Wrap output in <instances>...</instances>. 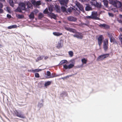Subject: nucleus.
<instances>
[{
  "label": "nucleus",
  "mask_w": 122,
  "mask_h": 122,
  "mask_svg": "<svg viewBox=\"0 0 122 122\" xmlns=\"http://www.w3.org/2000/svg\"><path fill=\"white\" fill-rule=\"evenodd\" d=\"M63 46V43L62 41L60 40L58 42V43L56 45V47L58 49H59L62 47Z\"/></svg>",
  "instance_id": "nucleus-11"
},
{
  "label": "nucleus",
  "mask_w": 122,
  "mask_h": 122,
  "mask_svg": "<svg viewBox=\"0 0 122 122\" xmlns=\"http://www.w3.org/2000/svg\"><path fill=\"white\" fill-rule=\"evenodd\" d=\"M120 23H122V20L121 19H118L117 20Z\"/></svg>",
  "instance_id": "nucleus-50"
},
{
  "label": "nucleus",
  "mask_w": 122,
  "mask_h": 122,
  "mask_svg": "<svg viewBox=\"0 0 122 122\" xmlns=\"http://www.w3.org/2000/svg\"><path fill=\"white\" fill-rule=\"evenodd\" d=\"M86 23H82L81 24V25L82 26H83V25H84L86 26H88V24L89 23V21H86Z\"/></svg>",
  "instance_id": "nucleus-38"
},
{
  "label": "nucleus",
  "mask_w": 122,
  "mask_h": 122,
  "mask_svg": "<svg viewBox=\"0 0 122 122\" xmlns=\"http://www.w3.org/2000/svg\"><path fill=\"white\" fill-rule=\"evenodd\" d=\"M80 1L82 2H84L86 1V0H79Z\"/></svg>",
  "instance_id": "nucleus-53"
},
{
  "label": "nucleus",
  "mask_w": 122,
  "mask_h": 122,
  "mask_svg": "<svg viewBox=\"0 0 122 122\" xmlns=\"http://www.w3.org/2000/svg\"><path fill=\"white\" fill-rule=\"evenodd\" d=\"M95 6L97 7L98 9H100L101 7V3H99L97 2Z\"/></svg>",
  "instance_id": "nucleus-23"
},
{
  "label": "nucleus",
  "mask_w": 122,
  "mask_h": 122,
  "mask_svg": "<svg viewBox=\"0 0 122 122\" xmlns=\"http://www.w3.org/2000/svg\"><path fill=\"white\" fill-rule=\"evenodd\" d=\"M29 17L30 19H34L35 18L34 13L33 12H31L29 15Z\"/></svg>",
  "instance_id": "nucleus-17"
},
{
  "label": "nucleus",
  "mask_w": 122,
  "mask_h": 122,
  "mask_svg": "<svg viewBox=\"0 0 122 122\" xmlns=\"http://www.w3.org/2000/svg\"><path fill=\"white\" fill-rule=\"evenodd\" d=\"M14 114L16 116L20 117L23 118H25V117L23 115L19 113L16 110L14 112Z\"/></svg>",
  "instance_id": "nucleus-9"
},
{
  "label": "nucleus",
  "mask_w": 122,
  "mask_h": 122,
  "mask_svg": "<svg viewBox=\"0 0 122 122\" xmlns=\"http://www.w3.org/2000/svg\"><path fill=\"white\" fill-rule=\"evenodd\" d=\"M103 38L102 35H100L98 38V43L99 46H100L102 43V40Z\"/></svg>",
  "instance_id": "nucleus-10"
},
{
  "label": "nucleus",
  "mask_w": 122,
  "mask_h": 122,
  "mask_svg": "<svg viewBox=\"0 0 122 122\" xmlns=\"http://www.w3.org/2000/svg\"><path fill=\"white\" fill-rule=\"evenodd\" d=\"M67 62V61L66 60H64L61 61L60 63L61 65H62L64 64L65 63H66Z\"/></svg>",
  "instance_id": "nucleus-37"
},
{
  "label": "nucleus",
  "mask_w": 122,
  "mask_h": 122,
  "mask_svg": "<svg viewBox=\"0 0 122 122\" xmlns=\"http://www.w3.org/2000/svg\"><path fill=\"white\" fill-rule=\"evenodd\" d=\"M50 16L52 18L54 19H56V15L53 13L50 14Z\"/></svg>",
  "instance_id": "nucleus-33"
},
{
  "label": "nucleus",
  "mask_w": 122,
  "mask_h": 122,
  "mask_svg": "<svg viewBox=\"0 0 122 122\" xmlns=\"http://www.w3.org/2000/svg\"><path fill=\"white\" fill-rule=\"evenodd\" d=\"M43 13L44 14H46L48 13V9L46 8L44 11Z\"/></svg>",
  "instance_id": "nucleus-41"
},
{
  "label": "nucleus",
  "mask_w": 122,
  "mask_h": 122,
  "mask_svg": "<svg viewBox=\"0 0 122 122\" xmlns=\"http://www.w3.org/2000/svg\"><path fill=\"white\" fill-rule=\"evenodd\" d=\"M48 58V57L47 56H46L44 57L45 60L47 59Z\"/></svg>",
  "instance_id": "nucleus-54"
},
{
  "label": "nucleus",
  "mask_w": 122,
  "mask_h": 122,
  "mask_svg": "<svg viewBox=\"0 0 122 122\" xmlns=\"http://www.w3.org/2000/svg\"><path fill=\"white\" fill-rule=\"evenodd\" d=\"M32 4L36 6L39 5H41V1H38L36 2L35 0L31 1Z\"/></svg>",
  "instance_id": "nucleus-15"
},
{
  "label": "nucleus",
  "mask_w": 122,
  "mask_h": 122,
  "mask_svg": "<svg viewBox=\"0 0 122 122\" xmlns=\"http://www.w3.org/2000/svg\"><path fill=\"white\" fill-rule=\"evenodd\" d=\"M109 3L116 8H119L122 5L121 2L117 0H109Z\"/></svg>",
  "instance_id": "nucleus-1"
},
{
  "label": "nucleus",
  "mask_w": 122,
  "mask_h": 122,
  "mask_svg": "<svg viewBox=\"0 0 122 122\" xmlns=\"http://www.w3.org/2000/svg\"><path fill=\"white\" fill-rule=\"evenodd\" d=\"M3 6V5L2 4L0 3V8H2Z\"/></svg>",
  "instance_id": "nucleus-52"
},
{
  "label": "nucleus",
  "mask_w": 122,
  "mask_h": 122,
  "mask_svg": "<svg viewBox=\"0 0 122 122\" xmlns=\"http://www.w3.org/2000/svg\"><path fill=\"white\" fill-rule=\"evenodd\" d=\"M107 35L110 38L113 36L112 34L109 33H107Z\"/></svg>",
  "instance_id": "nucleus-45"
},
{
  "label": "nucleus",
  "mask_w": 122,
  "mask_h": 122,
  "mask_svg": "<svg viewBox=\"0 0 122 122\" xmlns=\"http://www.w3.org/2000/svg\"><path fill=\"white\" fill-rule=\"evenodd\" d=\"M81 61L83 64H86V63L87 60L85 58H84L82 59Z\"/></svg>",
  "instance_id": "nucleus-28"
},
{
  "label": "nucleus",
  "mask_w": 122,
  "mask_h": 122,
  "mask_svg": "<svg viewBox=\"0 0 122 122\" xmlns=\"http://www.w3.org/2000/svg\"><path fill=\"white\" fill-rule=\"evenodd\" d=\"M56 11L57 12H60V10L59 8H58V7L56 8Z\"/></svg>",
  "instance_id": "nucleus-48"
},
{
  "label": "nucleus",
  "mask_w": 122,
  "mask_h": 122,
  "mask_svg": "<svg viewBox=\"0 0 122 122\" xmlns=\"http://www.w3.org/2000/svg\"><path fill=\"white\" fill-rule=\"evenodd\" d=\"M75 4L76 5L80 10L82 11H84L83 6L80 3L77 1H76L75 2Z\"/></svg>",
  "instance_id": "nucleus-7"
},
{
  "label": "nucleus",
  "mask_w": 122,
  "mask_h": 122,
  "mask_svg": "<svg viewBox=\"0 0 122 122\" xmlns=\"http://www.w3.org/2000/svg\"><path fill=\"white\" fill-rule=\"evenodd\" d=\"M73 36L75 37H76L78 38L82 39L83 37V36L82 35L81 33L77 32Z\"/></svg>",
  "instance_id": "nucleus-5"
},
{
  "label": "nucleus",
  "mask_w": 122,
  "mask_h": 122,
  "mask_svg": "<svg viewBox=\"0 0 122 122\" xmlns=\"http://www.w3.org/2000/svg\"><path fill=\"white\" fill-rule=\"evenodd\" d=\"M9 3L10 6L12 7L14 6V3L12 0H10Z\"/></svg>",
  "instance_id": "nucleus-35"
},
{
  "label": "nucleus",
  "mask_w": 122,
  "mask_h": 122,
  "mask_svg": "<svg viewBox=\"0 0 122 122\" xmlns=\"http://www.w3.org/2000/svg\"><path fill=\"white\" fill-rule=\"evenodd\" d=\"M91 16L93 19L95 20H99V18L97 17L98 14L97 12L95 11L92 12Z\"/></svg>",
  "instance_id": "nucleus-6"
},
{
  "label": "nucleus",
  "mask_w": 122,
  "mask_h": 122,
  "mask_svg": "<svg viewBox=\"0 0 122 122\" xmlns=\"http://www.w3.org/2000/svg\"><path fill=\"white\" fill-rule=\"evenodd\" d=\"M65 28L67 30L73 33H75L77 32L76 30L71 28L69 27H65Z\"/></svg>",
  "instance_id": "nucleus-13"
},
{
  "label": "nucleus",
  "mask_w": 122,
  "mask_h": 122,
  "mask_svg": "<svg viewBox=\"0 0 122 122\" xmlns=\"http://www.w3.org/2000/svg\"><path fill=\"white\" fill-rule=\"evenodd\" d=\"M17 27V25H13L8 26V29H11L12 28H16Z\"/></svg>",
  "instance_id": "nucleus-25"
},
{
  "label": "nucleus",
  "mask_w": 122,
  "mask_h": 122,
  "mask_svg": "<svg viewBox=\"0 0 122 122\" xmlns=\"http://www.w3.org/2000/svg\"><path fill=\"white\" fill-rule=\"evenodd\" d=\"M51 84V82L50 81H48L46 82L44 84V86H45L46 87L48 86L49 85Z\"/></svg>",
  "instance_id": "nucleus-29"
},
{
  "label": "nucleus",
  "mask_w": 122,
  "mask_h": 122,
  "mask_svg": "<svg viewBox=\"0 0 122 122\" xmlns=\"http://www.w3.org/2000/svg\"><path fill=\"white\" fill-rule=\"evenodd\" d=\"M35 76L36 77L39 78L40 77L39 74L38 73H36L35 74Z\"/></svg>",
  "instance_id": "nucleus-44"
},
{
  "label": "nucleus",
  "mask_w": 122,
  "mask_h": 122,
  "mask_svg": "<svg viewBox=\"0 0 122 122\" xmlns=\"http://www.w3.org/2000/svg\"><path fill=\"white\" fill-rule=\"evenodd\" d=\"M92 8L89 5H87L85 7V10L87 11L92 10Z\"/></svg>",
  "instance_id": "nucleus-21"
},
{
  "label": "nucleus",
  "mask_w": 122,
  "mask_h": 122,
  "mask_svg": "<svg viewBox=\"0 0 122 122\" xmlns=\"http://www.w3.org/2000/svg\"><path fill=\"white\" fill-rule=\"evenodd\" d=\"M74 66V64H70L68 66H67L66 64L63 66V67L66 69H70L72 68L73 66Z\"/></svg>",
  "instance_id": "nucleus-12"
},
{
  "label": "nucleus",
  "mask_w": 122,
  "mask_h": 122,
  "mask_svg": "<svg viewBox=\"0 0 122 122\" xmlns=\"http://www.w3.org/2000/svg\"><path fill=\"white\" fill-rule=\"evenodd\" d=\"M66 78H65V77H62L61 78V79H63V80H65V79H66Z\"/></svg>",
  "instance_id": "nucleus-56"
},
{
  "label": "nucleus",
  "mask_w": 122,
  "mask_h": 122,
  "mask_svg": "<svg viewBox=\"0 0 122 122\" xmlns=\"http://www.w3.org/2000/svg\"><path fill=\"white\" fill-rule=\"evenodd\" d=\"M43 15L41 13H40L38 15V17L39 19H41L43 17Z\"/></svg>",
  "instance_id": "nucleus-36"
},
{
  "label": "nucleus",
  "mask_w": 122,
  "mask_h": 122,
  "mask_svg": "<svg viewBox=\"0 0 122 122\" xmlns=\"http://www.w3.org/2000/svg\"><path fill=\"white\" fill-rule=\"evenodd\" d=\"M119 38L122 43V35L121 34L119 36Z\"/></svg>",
  "instance_id": "nucleus-43"
},
{
  "label": "nucleus",
  "mask_w": 122,
  "mask_h": 122,
  "mask_svg": "<svg viewBox=\"0 0 122 122\" xmlns=\"http://www.w3.org/2000/svg\"><path fill=\"white\" fill-rule=\"evenodd\" d=\"M28 7H29V8H30L29 7V6H28Z\"/></svg>",
  "instance_id": "nucleus-59"
},
{
  "label": "nucleus",
  "mask_w": 122,
  "mask_h": 122,
  "mask_svg": "<svg viewBox=\"0 0 122 122\" xmlns=\"http://www.w3.org/2000/svg\"><path fill=\"white\" fill-rule=\"evenodd\" d=\"M53 5H50L48 7V10L50 12H51L53 10Z\"/></svg>",
  "instance_id": "nucleus-22"
},
{
  "label": "nucleus",
  "mask_w": 122,
  "mask_h": 122,
  "mask_svg": "<svg viewBox=\"0 0 122 122\" xmlns=\"http://www.w3.org/2000/svg\"><path fill=\"white\" fill-rule=\"evenodd\" d=\"M60 75H57L55 73H52L50 77H49V78H53L55 77H57L59 76Z\"/></svg>",
  "instance_id": "nucleus-18"
},
{
  "label": "nucleus",
  "mask_w": 122,
  "mask_h": 122,
  "mask_svg": "<svg viewBox=\"0 0 122 122\" xmlns=\"http://www.w3.org/2000/svg\"><path fill=\"white\" fill-rule=\"evenodd\" d=\"M119 17L120 18L122 19V15L121 14L119 15Z\"/></svg>",
  "instance_id": "nucleus-55"
},
{
  "label": "nucleus",
  "mask_w": 122,
  "mask_h": 122,
  "mask_svg": "<svg viewBox=\"0 0 122 122\" xmlns=\"http://www.w3.org/2000/svg\"><path fill=\"white\" fill-rule=\"evenodd\" d=\"M110 41L111 42H114L115 40V38L112 36V37L110 38Z\"/></svg>",
  "instance_id": "nucleus-40"
},
{
  "label": "nucleus",
  "mask_w": 122,
  "mask_h": 122,
  "mask_svg": "<svg viewBox=\"0 0 122 122\" xmlns=\"http://www.w3.org/2000/svg\"><path fill=\"white\" fill-rule=\"evenodd\" d=\"M41 71V70L39 69H36L34 70H28V71H32L33 72H38L39 71Z\"/></svg>",
  "instance_id": "nucleus-26"
},
{
  "label": "nucleus",
  "mask_w": 122,
  "mask_h": 122,
  "mask_svg": "<svg viewBox=\"0 0 122 122\" xmlns=\"http://www.w3.org/2000/svg\"><path fill=\"white\" fill-rule=\"evenodd\" d=\"M7 17L9 19H10L11 17V15L9 14H7Z\"/></svg>",
  "instance_id": "nucleus-47"
},
{
  "label": "nucleus",
  "mask_w": 122,
  "mask_h": 122,
  "mask_svg": "<svg viewBox=\"0 0 122 122\" xmlns=\"http://www.w3.org/2000/svg\"><path fill=\"white\" fill-rule=\"evenodd\" d=\"M17 17L19 19H22L24 18V15H18Z\"/></svg>",
  "instance_id": "nucleus-32"
},
{
  "label": "nucleus",
  "mask_w": 122,
  "mask_h": 122,
  "mask_svg": "<svg viewBox=\"0 0 122 122\" xmlns=\"http://www.w3.org/2000/svg\"><path fill=\"white\" fill-rule=\"evenodd\" d=\"M104 4L105 6L106 7H108V2L107 0H104L103 1Z\"/></svg>",
  "instance_id": "nucleus-24"
},
{
  "label": "nucleus",
  "mask_w": 122,
  "mask_h": 122,
  "mask_svg": "<svg viewBox=\"0 0 122 122\" xmlns=\"http://www.w3.org/2000/svg\"><path fill=\"white\" fill-rule=\"evenodd\" d=\"M46 75L47 76L50 77L51 75L50 72L49 71H47Z\"/></svg>",
  "instance_id": "nucleus-42"
},
{
  "label": "nucleus",
  "mask_w": 122,
  "mask_h": 122,
  "mask_svg": "<svg viewBox=\"0 0 122 122\" xmlns=\"http://www.w3.org/2000/svg\"><path fill=\"white\" fill-rule=\"evenodd\" d=\"M3 13V10L1 9H0V14H2Z\"/></svg>",
  "instance_id": "nucleus-49"
},
{
  "label": "nucleus",
  "mask_w": 122,
  "mask_h": 122,
  "mask_svg": "<svg viewBox=\"0 0 122 122\" xmlns=\"http://www.w3.org/2000/svg\"><path fill=\"white\" fill-rule=\"evenodd\" d=\"M119 30H120V31L121 32H122V28H120L119 29Z\"/></svg>",
  "instance_id": "nucleus-57"
},
{
  "label": "nucleus",
  "mask_w": 122,
  "mask_h": 122,
  "mask_svg": "<svg viewBox=\"0 0 122 122\" xmlns=\"http://www.w3.org/2000/svg\"><path fill=\"white\" fill-rule=\"evenodd\" d=\"M97 2V1L95 0H92L90 2L91 5H94V6L96 5Z\"/></svg>",
  "instance_id": "nucleus-20"
},
{
  "label": "nucleus",
  "mask_w": 122,
  "mask_h": 122,
  "mask_svg": "<svg viewBox=\"0 0 122 122\" xmlns=\"http://www.w3.org/2000/svg\"><path fill=\"white\" fill-rule=\"evenodd\" d=\"M108 40L106 39L103 42V47L105 51H106L108 48Z\"/></svg>",
  "instance_id": "nucleus-4"
},
{
  "label": "nucleus",
  "mask_w": 122,
  "mask_h": 122,
  "mask_svg": "<svg viewBox=\"0 0 122 122\" xmlns=\"http://www.w3.org/2000/svg\"><path fill=\"white\" fill-rule=\"evenodd\" d=\"M72 10H74L75 9L72 7H70V8H68L67 9V11L68 12L71 13L72 12Z\"/></svg>",
  "instance_id": "nucleus-30"
},
{
  "label": "nucleus",
  "mask_w": 122,
  "mask_h": 122,
  "mask_svg": "<svg viewBox=\"0 0 122 122\" xmlns=\"http://www.w3.org/2000/svg\"><path fill=\"white\" fill-rule=\"evenodd\" d=\"M108 14L110 16H111L112 17H113L114 16V15L112 13L108 12Z\"/></svg>",
  "instance_id": "nucleus-46"
},
{
  "label": "nucleus",
  "mask_w": 122,
  "mask_h": 122,
  "mask_svg": "<svg viewBox=\"0 0 122 122\" xmlns=\"http://www.w3.org/2000/svg\"><path fill=\"white\" fill-rule=\"evenodd\" d=\"M72 75H70L68 76H65V78H66V79H67V78H69V77H71V76Z\"/></svg>",
  "instance_id": "nucleus-51"
},
{
  "label": "nucleus",
  "mask_w": 122,
  "mask_h": 122,
  "mask_svg": "<svg viewBox=\"0 0 122 122\" xmlns=\"http://www.w3.org/2000/svg\"><path fill=\"white\" fill-rule=\"evenodd\" d=\"M85 20L87 19H93L92 16H87L85 17Z\"/></svg>",
  "instance_id": "nucleus-39"
},
{
  "label": "nucleus",
  "mask_w": 122,
  "mask_h": 122,
  "mask_svg": "<svg viewBox=\"0 0 122 122\" xmlns=\"http://www.w3.org/2000/svg\"><path fill=\"white\" fill-rule=\"evenodd\" d=\"M61 9L62 11L63 12H65L66 11V9L64 6H61Z\"/></svg>",
  "instance_id": "nucleus-31"
},
{
  "label": "nucleus",
  "mask_w": 122,
  "mask_h": 122,
  "mask_svg": "<svg viewBox=\"0 0 122 122\" xmlns=\"http://www.w3.org/2000/svg\"><path fill=\"white\" fill-rule=\"evenodd\" d=\"M67 20L68 21L72 22H75L77 20L76 18L72 16H70L67 17Z\"/></svg>",
  "instance_id": "nucleus-8"
},
{
  "label": "nucleus",
  "mask_w": 122,
  "mask_h": 122,
  "mask_svg": "<svg viewBox=\"0 0 122 122\" xmlns=\"http://www.w3.org/2000/svg\"><path fill=\"white\" fill-rule=\"evenodd\" d=\"M53 34L54 35L56 36H59L62 35V33L56 32H53Z\"/></svg>",
  "instance_id": "nucleus-19"
},
{
  "label": "nucleus",
  "mask_w": 122,
  "mask_h": 122,
  "mask_svg": "<svg viewBox=\"0 0 122 122\" xmlns=\"http://www.w3.org/2000/svg\"><path fill=\"white\" fill-rule=\"evenodd\" d=\"M99 27L101 28H104V29H109L110 26L108 25L105 24H100L99 25Z\"/></svg>",
  "instance_id": "nucleus-14"
},
{
  "label": "nucleus",
  "mask_w": 122,
  "mask_h": 122,
  "mask_svg": "<svg viewBox=\"0 0 122 122\" xmlns=\"http://www.w3.org/2000/svg\"><path fill=\"white\" fill-rule=\"evenodd\" d=\"M25 6V4L23 3H20L19 4V6L16 9L17 11L21 12H22V10H26Z\"/></svg>",
  "instance_id": "nucleus-2"
},
{
  "label": "nucleus",
  "mask_w": 122,
  "mask_h": 122,
  "mask_svg": "<svg viewBox=\"0 0 122 122\" xmlns=\"http://www.w3.org/2000/svg\"><path fill=\"white\" fill-rule=\"evenodd\" d=\"M61 5H66L69 0H58Z\"/></svg>",
  "instance_id": "nucleus-16"
},
{
  "label": "nucleus",
  "mask_w": 122,
  "mask_h": 122,
  "mask_svg": "<svg viewBox=\"0 0 122 122\" xmlns=\"http://www.w3.org/2000/svg\"><path fill=\"white\" fill-rule=\"evenodd\" d=\"M44 56H39L37 58V61H38L42 60L43 58L44 57Z\"/></svg>",
  "instance_id": "nucleus-27"
},
{
  "label": "nucleus",
  "mask_w": 122,
  "mask_h": 122,
  "mask_svg": "<svg viewBox=\"0 0 122 122\" xmlns=\"http://www.w3.org/2000/svg\"><path fill=\"white\" fill-rule=\"evenodd\" d=\"M109 55V54L108 53L100 56L97 58V60L99 61L103 60L104 59L108 57Z\"/></svg>",
  "instance_id": "nucleus-3"
},
{
  "label": "nucleus",
  "mask_w": 122,
  "mask_h": 122,
  "mask_svg": "<svg viewBox=\"0 0 122 122\" xmlns=\"http://www.w3.org/2000/svg\"><path fill=\"white\" fill-rule=\"evenodd\" d=\"M46 0L47 1H51V0Z\"/></svg>",
  "instance_id": "nucleus-58"
},
{
  "label": "nucleus",
  "mask_w": 122,
  "mask_h": 122,
  "mask_svg": "<svg viewBox=\"0 0 122 122\" xmlns=\"http://www.w3.org/2000/svg\"><path fill=\"white\" fill-rule=\"evenodd\" d=\"M68 54L70 56V57H72L73 55V53L72 51H69L68 52Z\"/></svg>",
  "instance_id": "nucleus-34"
}]
</instances>
